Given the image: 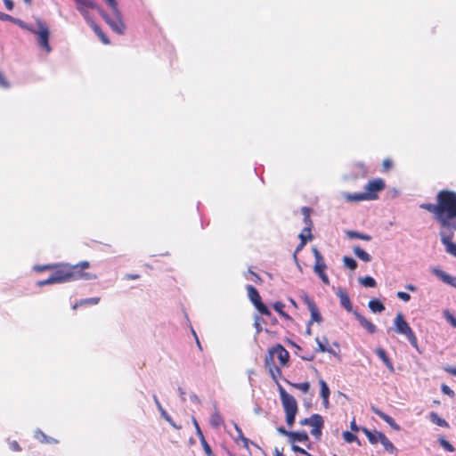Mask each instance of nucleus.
Returning <instances> with one entry per match:
<instances>
[{
    "instance_id": "1a4fd4ad",
    "label": "nucleus",
    "mask_w": 456,
    "mask_h": 456,
    "mask_svg": "<svg viewBox=\"0 0 456 456\" xmlns=\"http://www.w3.org/2000/svg\"><path fill=\"white\" fill-rule=\"evenodd\" d=\"M106 4L110 7V14L116 20L118 26L126 32V26L123 20V15L118 9L117 0H104Z\"/></svg>"
},
{
    "instance_id": "c03bdc74",
    "label": "nucleus",
    "mask_w": 456,
    "mask_h": 456,
    "mask_svg": "<svg viewBox=\"0 0 456 456\" xmlns=\"http://www.w3.org/2000/svg\"><path fill=\"white\" fill-rule=\"evenodd\" d=\"M299 239L302 241L303 239H307V240H311L313 236L311 234V227H305L301 233L299 234Z\"/></svg>"
},
{
    "instance_id": "7c9ffc66",
    "label": "nucleus",
    "mask_w": 456,
    "mask_h": 456,
    "mask_svg": "<svg viewBox=\"0 0 456 456\" xmlns=\"http://www.w3.org/2000/svg\"><path fill=\"white\" fill-rule=\"evenodd\" d=\"M345 198L348 201H362V200H367L369 198L368 195H365L364 192H359V193H347L345 195Z\"/></svg>"
},
{
    "instance_id": "473e14b6",
    "label": "nucleus",
    "mask_w": 456,
    "mask_h": 456,
    "mask_svg": "<svg viewBox=\"0 0 456 456\" xmlns=\"http://www.w3.org/2000/svg\"><path fill=\"white\" fill-rule=\"evenodd\" d=\"M91 28L104 45L110 44L108 37L102 32L101 28L96 23L93 25Z\"/></svg>"
},
{
    "instance_id": "774afa93",
    "label": "nucleus",
    "mask_w": 456,
    "mask_h": 456,
    "mask_svg": "<svg viewBox=\"0 0 456 456\" xmlns=\"http://www.w3.org/2000/svg\"><path fill=\"white\" fill-rule=\"evenodd\" d=\"M350 428L353 431L356 432V431H359L361 430V428H359L356 423H355V420L353 419L350 423Z\"/></svg>"
},
{
    "instance_id": "9d476101",
    "label": "nucleus",
    "mask_w": 456,
    "mask_h": 456,
    "mask_svg": "<svg viewBox=\"0 0 456 456\" xmlns=\"http://www.w3.org/2000/svg\"><path fill=\"white\" fill-rule=\"evenodd\" d=\"M302 299L306 304L311 313V320L308 322L309 325H312L314 322H322V317L316 304L306 294H304Z\"/></svg>"
},
{
    "instance_id": "3c124183",
    "label": "nucleus",
    "mask_w": 456,
    "mask_h": 456,
    "mask_svg": "<svg viewBox=\"0 0 456 456\" xmlns=\"http://www.w3.org/2000/svg\"><path fill=\"white\" fill-rule=\"evenodd\" d=\"M273 357H274L273 354H271L269 353V355L266 356L265 359V365L268 369V370H270V368L272 367V365H275L274 362H273Z\"/></svg>"
},
{
    "instance_id": "49530a36",
    "label": "nucleus",
    "mask_w": 456,
    "mask_h": 456,
    "mask_svg": "<svg viewBox=\"0 0 456 456\" xmlns=\"http://www.w3.org/2000/svg\"><path fill=\"white\" fill-rule=\"evenodd\" d=\"M444 316L452 327L456 328V318L449 311H444Z\"/></svg>"
},
{
    "instance_id": "4468645a",
    "label": "nucleus",
    "mask_w": 456,
    "mask_h": 456,
    "mask_svg": "<svg viewBox=\"0 0 456 456\" xmlns=\"http://www.w3.org/2000/svg\"><path fill=\"white\" fill-rule=\"evenodd\" d=\"M355 319L359 322L360 325L365 329L369 333L373 334L376 332L377 328L376 326L370 322L369 320H367L362 314H361L359 312L354 311L353 312Z\"/></svg>"
},
{
    "instance_id": "ea45409f",
    "label": "nucleus",
    "mask_w": 456,
    "mask_h": 456,
    "mask_svg": "<svg viewBox=\"0 0 456 456\" xmlns=\"http://www.w3.org/2000/svg\"><path fill=\"white\" fill-rule=\"evenodd\" d=\"M324 425V420L315 425V427L311 430V435L314 436L317 440H319L322 436V429Z\"/></svg>"
},
{
    "instance_id": "864d4df0",
    "label": "nucleus",
    "mask_w": 456,
    "mask_h": 456,
    "mask_svg": "<svg viewBox=\"0 0 456 456\" xmlns=\"http://www.w3.org/2000/svg\"><path fill=\"white\" fill-rule=\"evenodd\" d=\"M286 414V422L289 427H292L295 423L296 415L294 413H285Z\"/></svg>"
},
{
    "instance_id": "a878e982",
    "label": "nucleus",
    "mask_w": 456,
    "mask_h": 456,
    "mask_svg": "<svg viewBox=\"0 0 456 456\" xmlns=\"http://www.w3.org/2000/svg\"><path fill=\"white\" fill-rule=\"evenodd\" d=\"M353 251H354V254L358 257L360 258L362 261L363 262H370L371 261V256L369 253H367L366 251H364L362 248H361L360 247H354L353 248Z\"/></svg>"
},
{
    "instance_id": "0eeeda50",
    "label": "nucleus",
    "mask_w": 456,
    "mask_h": 456,
    "mask_svg": "<svg viewBox=\"0 0 456 456\" xmlns=\"http://www.w3.org/2000/svg\"><path fill=\"white\" fill-rule=\"evenodd\" d=\"M278 391L285 413L297 414L298 407L294 396L287 393V391L281 384H278Z\"/></svg>"
},
{
    "instance_id": "6ab92c4d",
    "label": "nucleus",
    "mask_w": 456,
    "mask_h": 456,
    "mask_svg": "<svg viewBox=\"0 0 456 456\" xmlns=\"http://www.w3.org/2000/svg\"><path fill=\"white\" fill-rule=\"evenodd\" d=\"M289 442L295 444L296 442L305 443L309 442V436L305 431L290 432Z\"/></svg>"
},
{
    "instance_id": "f03ea898",
    "label": "nucleus",
    "mask_w": 456,
    "mask_h": 456,
    "mask_svg": "<svg viewBox=\"0 0 456 456\" xmlns=\"http://www.w3.org/2000/svg\"><path fill=\"white\" fill-rule=\"evenodd\" d=\"M77 4V10L82 7V9H93L96 10L102 16L104 21L110 26L113 32L118 35H124L125 31L118 26L112 16L105 12L94 0H74Z\"/></svg>"
},
{
    "instance_id": "20e7f679",
    "label": "nucleus",
    "mask_w": 456,
    "mask_h": 456,
    "mask_svg": "<svg viewBox=\"0 0 456 456\" xmlns=\"http://www.w3.org/2000/svg\"><path fill=\"white\" fill-rule=\"evenodd\" d=\"M37 36V45L43 48L46 53L52 51V47L49 44L50 31L47 25L40 19L36 20V26L34 27V32H31Z\"/></svg>"
},
{
    "instance_id": "dca6fc26",
    "label": "nucleus",
    "mask_w": 456,
    "mask_h": 456,
    "mask_svg": "<svg viewBox=\"0 0 456 456\" xmlns=\"http://www.w3.org/2000/svg\"><path fill=\"white\" fill-rule=\"evenodd\" d=\"M336 295L339 298L340 305H341L342 307H344L347 312H350V313L354 312L353 311L352 303L350 301V298H349L348 294L346 293V291H345L344 289H339L336 292Z\"/></svg>"
},
{
    "instance_id": "79ce46f5",
    "label": "nucleus",
    "mask_w": 456,
    "mask_h": 456,
    "mask_svg": "<svg viewBox=\"0 0 456 456\" xmlns=\"http://www.w3.org/2000/svg\"><path fill=\"white\" fill-rule=\"evenodd\" d=\"M302 214L304 216V223L306 225L305 227H311L312 221L310 218V208L307 207L302 208Z\"/></svg>"
},
{
    "instance_id": "412c9836",
    "label": "nucleus",
    "mask_w": 456,
    "mask_h": 456,
    "mask_svg": "<svg viewBox=\"0 0 456 456\" xmlns=\"http://www.w3.org/2000/svg\"><path fill=\"white\" fill-rule=\"evenodd\" d=\"M361 430L364 433V435L367 436L369 442L371 444H376L379 442V436L383 435L382 432H379L377 430L370 431L367 428H361Z\"/></svg>"
},
{
    "instance_id": "a18cd8bd",
    "label": "nucleus",
    "mask_w": 456,
    "mask_h": 456,
    "mask_svg": "<svg viewBox=\"0 0 456 456\" xmlns=\"http://www.w3.org/2000/svg\"><path fill=\"white\" fill-rule=\"evenodd\" d=\"M343 438L346 443H353L358 440L357 436L349 431L343 433Z\"/></svg>"
},
{
    "instance_id": "5fc2aeb1",
    "label": "nucleus",
    "mask_w": 456,
    "mask_h": 456,
    "mask_svg": "<svg viewBox=\"0 0 456 456\" xmlns=\"http://www.w3.org/2000/svg\"><path fill=\"white\" fill-rule=\"evenodd\" d=\"M291 449L295 452H298L305 456H310V454L305 449L299 447L298 445L291 444Z\"/></svg>"
},
{
    "instance_id": "a211bd4d",
    "label": "nucleus",
    "mask_w": 456,
    "mask_h": 456,
    "mask_svg": "<svg viewBox=\"0 0 456 456\" xmlns=\"http://www.w3.org/2000/svg\"><path fill=\"white\" fill-rule=\"evenodd\" d=\"M326 268H327V265L324 263V260H322L320 262H316L315 265H314V267L315 273L320 277L322 281L324 284L329 285L330 284V279L327 276V274L324 273V270Z\"/></svg>"
},
{
    "instance_id": "09e8293b",
    "label": "nucleus",
    "mask_w": 456,
    "mask_h": 456,
    "mask_svg": "<svg viewBox=\"0 0 456 456\" xmlns=\"http://www.w3.org/2000/svg\"><path fill=\"white\" fill-rule=\"evenodd\" d=\"M295 387L301 390L304 393H307L310 389V384L308 382L292 384Z\"/></svg>"
},
{
    "instance_id": "f8f14e48",
    "label": "nucleus",
    "mask_w": 456,
    "mask_h": 456,
    "mask_svg": "<svg viewBox=\"0 0 456 456\" xmlns=\"http://www.w3.org/2000/svg\"><path fill=\"white\" fill-rule=\"evenodd\" d=\"M373 413H375L377 416H379L380 419H382L386 423H387L391 428L394 430L399 431L401 429V427L395 421V419L390 417L389 415L383 412L381 410H379L376 406L370 407Z\"/></svg>"
},
{
    "instance_id": "6e6552de",
    "label": "nucleus",
    "mask_w": 456,
    "mask_h": 456,
    "mask_svg": "<svg viewBox=\"0 0 456 456\" xmlns=\"http://www.w3.org/2000/svg\"><path fill=\"white\" fill-rule=\"evenodd\" d=\"M385 182L381 178L369 181L364 187V194L368 195L367 200H374L378 199V193L385 189Z\"/></svg>"
},
{
    "instance_id": "bf43d9fd",
    "label": "nucleus",
    "mask_w": 456,
    "mask_h": 456,
    "mask_svg": "<svg viewBox=\"0 0 456 456\" xmlns=\"http://www.w3.org/2000/svg\"><path fill=\"white\" fill-rule=\"evenodd\" d=\"M313 253H314V258H315V263L316 262H320L322 260H324L322 254L320 253V251L316 248H313Z\"/></svg>"
},
{
    "instance_id": "f704fd0d",
    "label": "nucleus",
    "mask_w": 456,
    "mask_h": 456,
    "mask_svg": "<svg viewBox=\"0 0 456 456\" xmlns=\"http://www.w3.org/2000/svg\"><path fill=\"white\" fill-rule=\"evenodd\" d=\"M359 281L364 287L375 288L377 286L376 281L370 276L362 277L359 279Z\"/></svg>"
},
{
    "instance_id": "052dcab7",
    "label": "nucleus",
    "mask_w": 456,
    "mask_h": 456,
    "mask_svg": "<svg viewBox=\"0 0 456 456\" xmlns=\"http://www.w3.org/2000/svg\"><path fill=\"white\" fill-rule=\"evenodd\" d=\"M0 86L4 88H8L10 86L8 81L5 79L4 75L0 72Z\"/></svg>"
},
{
    "instance_id": "4c0bfd02",
    "label": "nucleus",
    "mask_w": 456,
    "mask_h": 456,
    "mask_svg": "<svg viewBox=\"0 0 456 456\" xmlns=\"http://www.w3.org/2000/svg\"><path fill=\"white\" fill-rule=\"evenodd\" d=\"M234 428L238 434V437L235 440L236 441L238 439L241 440L243 442L244 447H248V444H249V440L244 436L241 428L236 423H234Z\"/></svg>"
},
{
    "instance_id": "680f3d73",
    "label": "nucleus",
    "mask_w": 456,
    "mask_h": 456,
    "mask_svg": "<svg viewBox=\"0 0 456 456\" xmlns=\"http://www.w3.org/2000/svg\"><path fill=\"white\" fill-rule=\"evenodd\" d=\"M0 20H4V21H11L12 22L13 20V17L9 14L0 12Z\"/></svg>"
},
{
    "instance_id": "37998d69",
    "label": "nucleus",
    "mask_w": 456,
    "mask_h": 456,
    "mask_svg": "<svg viewBox=\"0 0 456 456\" xmlns=\"http://www.w3.org/2000/svg\"><path fill=\"white\" fill-rule=\"evenodd\" d=\"M438 442L440 445L447 452H453L455 451V448L453 445H452L444 437H440L438 439Z\"/></svg>"
},
{
    "instance_id": "2f4dec72",
    "label": "nucleus",
    "mask_w": 456,
    "mask_h": 456,
    "mask_svg": "<svg viewBox=\"0 0 456 456\" xmlns=\"http://www.w3.org/2000/svg\"><path fill=\"white\" fill-rule=\"evenodd\" d=\"M273 307L284 319L291 320V317L283 311V308L285 307V305L283 303L277 301L273 305Z\"/></svg>"
},
{
    "instance_id": "5701e85b",
    "label": "nucleus",
    "mask_w": 456,
    "mask_h": 456,
    "mask_svg": "<svg viewBox=\"0 0 456 456\" xmlns=\"http://www.w3.org/2000/svg\"><path fill=\"white\" fill-rule=\"evenodd\" d=\"M379 443L383 445L384 449L389 452L390 454L396 455L398 450L395 446L389 441V439L383 434L379 436Z\"/></svg>"
},
{
    "instance_id": "13d9d810",
    "label": "nucleus",
    "mask_w": 456,
    "mask_h": 456,
    "mask_svg": "<svg viewBox=\"0 0 456 456\" xmlns=\"http://www.w3.org/2000/svg\"><path fill=\"white\" fill-rule=\"evenodd\" d=\"M35 437L40 440L42 443L48 442L47 436L41 430L36 432Z\"/></svg>"
},
{
    "instance_id": "72a5a7b5",
    "label": "nucleus",
    "mask_w": 456,
    "mask_h": 456,
    "mask_svg": "<svg viewBox=\"0 0 456 456\" xmlns=\"http://www.w3.org/2000/svg\"><path fill=\"white\" fill-rule=\"evenodd\" d=\"M12 22L18 25L22 29L28 30L29 32H34V27L36 25L28 24V23L24 22L23 20H21L20 19H16V18H13V20Z\"/></svg>"
},
{
    "instance_id": "4be33fe9",
    "label": "nucleus",
    "mask_w": 456,
    "mask_h": 456,
    "mask_svg": "<svg viewBox=\"0 0 456 456\" xmlns=\"http://www.w3.org/2000/svg\"><path fill=\"white\" fill-rule=\"evenodd\" d=\"M209 421L210 425L215 428H217L224 424V419L217 409L216 404H214V412L211 414Z\"/></svg>"
},
{
    "instance_id": "4d7b16f0",
    "label": "nucleus",
    "mask_w": 456,
    "mask_h": 456,
    "mask_svg": "<svg viewBox=\"0 0 456 456\" xmlns=\"http://www.w3.org/2000/svg\"><path fill=\"white\" fill-rule=\"evenodd\" d=\"M261 322H264L263 318L259 316L255 317V328L256 330V333H260L262 331Z\"/></svg>"
},
{
    "instance_id": "b1692460",
    "label": "nucleus",
    "mask_w": 456,
    "mask_h": 456,
    "mask_svg": "<svg viewBox=\"0 0 456 456\" xmlns=\"http://www.w3.org/2000/svg\"><path fill=\"white\" fill-rule=\"evenodd\" d=\"M322 420H323V418L320 414L314 413V414L311 415L309 418L301 419L300 425L311 426V427L314 428L315 425L319 424Z\"/></svg>"
},
{
    "instance_id": "2eb2a0df",
    "label": "nucleus",
    "mask_w": 456,
    "mask_h": 456,
    "mask_svg": "<svg viewBox=\"0 0 456 456\" xmlns=\"http://www.w3.org/2000/svg\"><path fill=\"white\" fill-rule=\"evenodd\" d=\"M193 421V424L195 426V428H196V433H197V436H199L200 440V444L203 447V450L205 452V453L208 455V456H214V453L212 452V449L211 447L209 446V444H208V442L206 441L205 437H204V435L200 428V425L199 423L197 422V420L193 418L192 419Z\"/></svg>"
},
{
    "instance_id": "338daca9",
    "label": "nucleus",
    "mask_w": 456,
    "mask_h": 456,
    "mask_svg": "<svg viewBox=\"0 0 456 456\" xmlns=\"http://www.w3.org/2000/svg\"><path fill=\"white\" fill-rule=\"evenodd\" d=\"M4 4L9 11H12L13 9L14 4L12 0H4Z\"/></svg>"
},
{
    "instance_id": "393cba45",
    "label": "nucleus",
    "mask_w": 456,
    "mask_h": 456,
    "mask_svg": "<svg viewBox=\"0 0 456 456\" xmlns=\"http://www.w3.org/2000/svg\"><path fill=\"white\" fill-rule=\"evenodd\" d=\"M368 306L370 310L374 314L382 313L385 310L384 304L377 298L370 300Z\"/></svg>"
},
{
    "instance_id": "39448f33",
    "label": "nucleus",
    "mask_w": 456,
    "mask_h": 456,
    "mask_svg": "<svg viewBox=\"0 0 456 456\" xmlns=\"http://www.w3.org/2000/svg\"><path fill=\"white\" fill-rule=\"evenodd\" d=\"M456 229L452 227L440 228L439 236L446 253L456 257V243L452 241Z\"/></svg>"
},
{
    "instance_id": "603ef678",
    "label": "nucleus",
    "mask_w": 456,
    "mask_h": 456,
    "mask_svg": "<svg viewBox=\"0 0 456 456\" xmlns=\"http://www.w3.org/2000/svg\"><path fill=\"white\" fill-rule=\"evenodd\" d=\"M307 242V239H303L302 241L297 245L296 248V250L294 252V259L297 261V254L303 249V248L305 246Z\"/></svg>"
},
{
    "instance_id": "6e6d98bb",
    "label": "nucleus",
    "mask_w": 456,
    "mask_h": 456,
    "mask_svg": "<svg viewBox=\"0 0 456 456\" xmlns=\"http://www.w3.org/2000/svg\"><path fill=\"white\" fill-rule=\"evenodd\" d=\"M396 296L398 298H400L401 300H403L404 302H408L411 299V296L407 292L398 291Z\"/></svg>"
},
{
    "instance_id": "bb28decb",
    "label": "nucleus",
    "mask_w": 456,
    "mask_h": 456,
    "mask_svg": "<svg viewBox=\"0 0 456 456\" xmlns=\"http://www.w3.org/2000/svg\"><path fill=\"white\" fill-rule=\"evenodd\" d=\"M346 236L349 239H360L362 240L370 241L371 240V236L366 233H362L356 231H347Z\"/></svg>"
},
{
    "instance_id": "cd10ccee",
    "label": "nucleus",
    "mask_w": 456,
    "mask_h": 456,
    "mask_svg": "<svg viewBox=\"0 0 456 456\" xmlns=\"http://www.w3.org/2000/svg\"><path fill=\"white\" fill-rule=\"evenodd\" d=\"M99 302H100V297L85 298V299H81V300L76 302V304L72 306V308L74 310H76L78 306L88 305H97Z\"/></svg>"
},
{
    "instance_id": "de8ad7c7",
    "label": "nucleus",
    "mask_w": 456,
    "mask_h": 456,
    "mask_svg": "<svg viewBox=\"0 0 456 456\" xmlns=\"http://www.w3.org/2000/svg\"><path fill=\"white\" fill-rule=\"evenodd\" d=\"M246 279L251 280L256 283L261 281V278L259 277V275L251 270H248V274H246Z\"/></svg>"
},
{
    "instance_id": "423d86ee",
    "label": "nucleus",
    "mask_w": 456,
    "mask_h": 456,
    "mask_svg": "<svg viewBox=\"0 0 456 456\" xmlns=\"http://www.w3.org/2000/svg\"><path fill=\"white\" fill-rule=\"evenodd\" d=\"M246 289L248 291V297L254 305V306L257 309V311L265 316H271L272 313L268 309V307L262 302L261 297L257 291V289L252 285H247Z\"/></svg>"
},
{
    "instance_id": "58836bf2",
    "label": "nucleus",
    "mask_w": 456,
    "mask_h": 456,
    "mask_svg": "<svg viewBox=\"0 0 456 456\" xmlns=\"http://www.w3.org/2000/svg\"><path fill=\"white\" fill-rule=\"evenodd\" d=\"M343 263L346 267L349 268L350 270H355L357 268V262L350 256H344L343 257Z\"/></svg>"
},
{
    "instance_id": "c756f323",
    "label": "nucleus",
    "mask_w": 456,
    "mask_h": 456,
    "mask_svg": "<svg viewBox=\"0 0 456 456\" xmlns=\"http://www.w3.org/2000/svg\"><path fill=\"white\" fill-rule=\"evenodd\" d=\"M316 343L318 344V351L320 352H328L330 354H334L333 349L327 347L326 344L328 343V339L326 337H323L322 340L319 338H315Z\"/></svg>"
},
{
    "instance_id": "e2e57ef3",
    "label": "nucleus",
    "mask_w": 456,
    "mask_h": 456,
    "mask_svg": "<svg viewBox=\"0 0 456 456\" xmlns=\"http://www.w3.org/2000/svg\"><path fill=\"white\" fill-rule=\"evenodd\" d=\"M277 431H278V433L280 435L285 436L288 438L289 437V435H290V432H291V431L286 430L283 427H278L277 428Z\"/></svg>"
},
{
    "instance_id": "c85d7f7f",
    "label": "nucleus",
    "mask_w": 456,
    "mask_h": 456,
    "mask_svg": "<svg viewBox=\"0 0 456 456\" xmlns=\"http://www.w3.org/2000/svg\"><path fill=\"white\" fill-rule=\"evenodd\" d=\"M430 420L434 424H436V425H437L439 427H443V428H448L449 427L448 422L445 419L440 418L439 415L436 412L432 411L430 413Z\"/></svg>"
},
{
    "instance_id": "a19ab883",
    "label": "nucleus",
    "mask_w": 456,
    "mask_h": 456,
    "mask_svg": "<svg viewBox=\"0 0 456 456\" xmlns=\"http://www.w3.org/2000/svg\"><path fill=\"white\" fill-rule=\"evenodd\" d=\"M77 11L81 13V15L83 16L85 20L89 24L90 27H92L93 25L95 24V22L94 21L91 14L87 11V9H82V7H81Z\"/></svg>"
},
{
    "instance_id": "ddd939ff",
    "label": "nucleus",
    "mask_w": 456,
    "mask_h": 456,
    "mask_svg": "<svg viewBox=\"0 0 456 456\" xmlns=\"http://www.w3.org/2000/svg\"><path fill=\"white\" fill-rule=\"evenodd\" d=\"M431 272L434 275H436L437 278H439L443 282L451 285L452 287L456 288V277H453L443 270L434 267L431 269Z\"/></svg>"
},
{
    "instance_id": "9b49d317",
    "label": "nucleus",
    "mask_w": 456,
    "mask_h": 456,
    "mask_svg": "<svg viewBox=\"0 0 456 456\" xmlns=\"http://www.w3.org/2000/svg\"><path fill=\"white\" fill-rule=\"evenodd\" d=\"M269 353L273 354V356H276L281 365H287L289 359V352L281 345L277 344L275 346L269 350Z\"/></svg>"
},
{
    "instance_id": "0e129e2a",
    "label": "nucleus",
    "mask_w": 456,
    "mask_h": 456,
    "mask_svg": "<svg viewBox=\"0 0 456 456\" xmlns=\"http://www.w3.org/2000/svg\"><path fill=\"white\" fill-rule=\"evenodd\" d=\"M10 448L14 452H20L21 450L20 446L16 441H12L10 443Z\"/></svg>"
},
{
    "instance_id": "8fccbe9b",
    "label": "nucleus",
    "mask_w": 456,
    "mask_h": 456,
    "mask_svg": "<svg viewBox=\"0 0 456 456\" xmlns=\"http://www.w3.org/2000/svg\"><path fill=\"white\" fill-rule=\"evenodd\" d=\"M441 390H442V392H443L444 395H449V396H451V397H453V396H454V395H455V394H454V391H453L452 388H450V387H449L447 385H445V384H442V386H441Z\"/></svg>"
},
{
    "instance_id": "e433bc0d",
    "label": "nucleus",
    "mask_w": 456,
    "mask_h": 456,
    "mask_svg": "<svg viewBox=\"0 0 456 456\" xmlns=\"http://www.w3.org/2000/svg\"><path fill=\"white\" fill-rule=\"evenodd\" d=\"M269 373H270L272 379L278 385L279 384L278 383V379L281 377V369L279 367H277L276 365H272V367L270 368Z\"/></svg>"
},
{
    "instance_id": "69168bd1",
    "label": "nucleus",
    "mask_w": 456,
    "mask_h": 456,
    "mask_svg": "<svg viewBox=\"0 0 456 456\" xmlns=\"http://www.w3.org/2000/svg\"><path fill=\"white\" fill-rule=\"evenodd\" d=\"M444 370L447 373H450V374H452V375L456 376V368L455 367L446 366V367L444 368Z\"/></svg>"
},
{
    "instance_id": "c9c22d12",
    "label": "nucleus",
    "mask_w": 456,
    "mask_h": 456,
    "mask_svg": "<svg viewBox=\"0 0 456 456\" xmlns=\"http://www.w3.org/2000/svg\"><path fill=\"white\" fill-rule=\"evenodd\" d=\"M319 384H320V387H321L320 395H321L322 398L329 397L330 391V388H329L327 383L323 379H320Z\"/></svg>"
},
{
    "instance_id": "f257e3e1",
    "label": "nucleus",
    "mask_w": 456,
    "mask_h": 456,
    "mask_svg": "<svg viewBox=\"0 0 456 456\" xmlns=\"http://www.w3.org/2000/svg\"><path fill=\"white\" fill-rule=\"evenodd\" d=\"M94 280L96 275L77 270V266L62 267L55 270L47 279L37 282L38 287L51 285L54 283H64L76 280Z\"/></svg>"
},
{
    "instance_id": "f3484780",
    "label": "nucleus",
    "mask_w": 456,
    "mask_h": 456,
    "mask_svg": "<svg viewBox=\"0 0 456 456\" xmlns=\"http://www.w3.org/2000/svg\"><path fill=\"white\" fill-rule=\"evenodd\" d=\"M153 401L161 415V417L167 421L172 427H174L176 429H179L180 427L176 426V424L172 419L171 416L166 411V410L162 407L158 396L156 395H153Z\"/></svg>"
},
{
    "instance_id": "aec40b11",
    "label": "nucleus",
    "mask_w": 456,
    "mask_h": 456,
    "mask_svg": "<svg viewBox=\"0 0 456 456\" xmlns=\"http://www.w3.org/2000/svg\"><path fill=\"white\" fill-rule=\"evenodd\" d=\"M375 353H376L377 356L379 359H381V361L384 362V364L387 366V368L390 370V372H394L395 371L394 365H393L391 360L389 359V357L387 356L386 351L383 348H377L375 350Z\"/></svg>"
},
{
    "instance_id": "7ed1b4c3",
    "label": "nucleus",
    "mask_w": 456,
    "mask_h": 456,
    "mask_svg": "<svg viewBox=\"0 0 456 456\" xmlns=\"http://www.w3.org/2000/svg\"><path fill=\"white\" fill-rule=\"evenodd\" d=\"M395 331L400 335H403L409 343L414 347L418 348V339L412 331L411 328L405 321L402 313H398L394 320Z\"/></svg>"
}]
</instances>
